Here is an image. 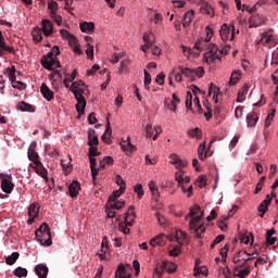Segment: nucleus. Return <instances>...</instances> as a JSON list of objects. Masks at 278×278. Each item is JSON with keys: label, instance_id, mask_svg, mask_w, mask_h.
Segmentation results:
<instances>
[{"label": "nucleus", "instance_id": "6ab92c4d", "mask_svg": "<svg viewBox=\"0 0 278 278\" xmlns=\"http://www.w3.org/2000/svg\"><path fill=\"white\" fill-rule=\"evenodd\" d=\"M35 273L38 278H47V275H49V267L45 264H38L35 267Z\"/></svg>", "mask_w": 278, "mask_h": 278}, {"label": "nucleus", "instance_id": "338daca9", "mask_svg": "<svg viewBox=\"0 0 278 278\" xmlns=\"http://www.w3.org/2000/svg\"><path fill=\"white\" fill-rule=\"evenodd\" d=\"M164 270H166V267L164 266V262H162V264L156 265V268L154 269V273L163 276Z\"/></svg>", "mask_w": 278, "mask_h": 278}, {"label": "nucleus", "instance_id": "2eb2a0df", "mask_svg": "<svg viewBox=\"0 0 278 278\" xmlns=\"http://www.w3.org/2000/svg\"><path fill=\"white\" fill-rule=\"evenodd\" d=\"M76 111L79 115L84 114V110H86V98H84V96L81 94H77L76 93Z\"/></svg>", "mask_w": 278, "mask_h": 278}, {"label": "nucleus", "instance_id": "a18cd8bd", "mask_svg": "<svg viewBox=\"0 0 278 278\" xmlns=\"http://www.w3.org/2000/svg\"><path fill=\"white\" fill-rule=\"evenodd\" d=\"M18 110H21V112H34V106H31V104H27V102H20L18 103Z\"/></svg>", "mask_w": 278, "mask_h": 278}, {"label": "nucleus", "instance_id": "0e129e2a", "mask_svg": "<svg viewBox=\"0 0 278 278\" xmlns=\"http://www.w3.org/2000/svg\"><path fill=\"white\" fill-rule=\"evenodd\" d=\"M199 275H204L205 277H207V267H200L195 269L194 277H199Z\"/></svg>", "mask_w": 278, "mask_h": 278}, {"label": "nucleus", "instance_id": "7c9ffc66", "mask_svg": "<svg viewBox=\"0 0 278 278\" xmlns=\"http://www.w3.org/2000/svg\"><path fill=\"white\" fill-rule=\"evenodd\" d=\"M193 16H194V11H188L187 13H185L182 27H189L190 23H192Z\"/></svg>", "mask_w": 278, "mask_h": 278}, {"label": "nucleus", "instance_id": "f3484780", "mask_svg": "<svg viewBox=\"0 0 278 278\" xmlns=\"http://www.w3.org/2000/svg\"><path fill=\"white\" fill-rule=\"evenodd\" d=\"M87 134H88V146L89 147L99 146V137H97V131L90 128Z\"/></svg>", "mask_w": 278, "mask_h": 278}, {"label": "nucleus", "instance_id": "8fccbe9b", "mask_svg": "<svg viewBox=\"0 0 278 278\" xmlns=\"http://www.w3.org/2000/svg\"><path fill=\"white\" fill-rule=\"evenodd\" d=\"M200 11H201V14H208V15L214 14V10L207 3L202 4Z\"/></svg>", "mask_w": 278, "mask_h": 278}, {"label": "nucleus", "instance_id": "6e6d98bb", "mask_svg": "<svg viewBox=\"0 0 278 278\" xmlns=\"http://www.w3.org/2000/svg\"><path fill=\"white\" fill-rule=\"evenodd\" d=\"M247 266H251V265H249V263H247V261H243V263H241V264L237 263L236 265H233L232 271L238 273V270H240L242 268H247Z\"/></svg>", "mask_w": 278, "mask_h": 278}, {"label": "nucleus", "instance_id": "37998d69", "mask_svg": "<svg viewBox=\"0 0 278 278\" xmlns=\"http://www.w3.org/2000/svg\"><path fill=\"white\" fill-rule=\"evenodd\" d=\"M48 10H50V14H58V10H59L58 2L53 0H48Z\"/></svg>", "mask_w": 278, "mask_h": 278}, {"label": "nucleus", "instance_id": "1a4fd4ad", "mask_svg": "<svg viewBox=\"0 0 278 278\" xmlns=\"http://www.w3.org/2000/svg\"><path fill=\"white\" fill-rule=\"evenodd\" d=\"M1 189L5 192V194H12V190H14V185L12 182V176H7L1 180Z\"/></svg>", "mask_w": 278, "mask_h": 278}, {"label": "nucleus", "instance_id": "f8f14e48", "mask_svg": "<svg viewBox=\"0 0 278 278\" xmlns=\"http://www.w3.org/2000/svg\"><path fill=\"white\" fill-rule=\"evenodd\" d=\"M40 92L43 97V99H46V101H53L54 99V93L53 91L49 88V86H47V84L42 83L41 87H40Z\"/></svg>", "mask_w": 278, "mask_h": 278}, {"label": "nucleus", "instance_id": "aec40b11", "mask_svg": "<svg viewBox=\"0 0 278 278\" xmlns=\"http://www.w3.org/2000/svg\"><path fill=\"white\" fill-rule=\"evenodd\" d=\"M91 177L93 184L97 181V175H99V168H97V159L94 156H89Z\"/></svg>", "mask_w": 278, "mask_h": 278}, {"label": "nucleus", "instance_id": "c85d7f7f", "mask_svg": "<svg viewBox=\"0 0 278 278\" xmlns=\"http://www.w3.org/2000/svg\"><path fill=\"white\" fill-rule=\"evenodd\" d=\"M40 212V206L36 203H33L28 207V216L29 218H36Z\"/></svg>", "mask_w": 278, "mask_h": 278}, {"label": "nucleus", "instance_id": "ddd939ff", "mask_svg": "<svg viewBox=\"0 0 278 278\" xmlns=\"http://www.w3.org/2000/svg\"><path fill=\"white\" fill-rule=\"evenodd\" d=\"M3 51H8L9 53H14V47H10L5 45V39L3 38V33L0 30V58H3L5 53Z\"/></svg>", "mask_w": 278, "mask_h": 278}, {"label": "nucleus", "instance_id": "4468645a", "mask_svg": "<svg viewBox=\"0 0 278 278\" xmlns=\"http://www.w3.org/2000/svg\"><path fill=\"white\" fill-rule=\"evenodd\" d=\"M79 190H81V185L79 184V181H72V184L68 186L70 197H72V199H75V197L79 194Z\"/></svg>", "mask_w": 278, "mask_h": 278}, {"label": "nucleus", "instance_id": "58836bf2", "mask_svg": "<svg viewBox=\"0 0 278 278\" xmlns=\"http://www.w3.org/2000/svg\"><path fill=\"white\" fill-rule=\"evenodd\" d=\"M126 187L125 186H121L119 190L114 191L110 198L109 201H116V199H118V197H121V194H123V192H125Z\"/></svg>", "mask_w": 278, "mask_h": 278}, {"label": "nucleus", "instance_id": "69168bd1", "mask_svg": "<svg viewBox=\"0 0 278 278\" xmlns=\"http://www.w3.org/2000/svg\"><path fill=\"white\" fill-rule=\"evenodd\" d=\"M194 77H203L205 75V68L199 66L198 68L193 70Z\"/></svg>", "mask_w": 278, "mask_h": 278}, {"label": "nucleus", "instance_id": "bb28decb", "mask_svg": "<svg viewBox=\"0 0 278 278\" xmlns=\"http://www.w3.org/2000/svg\"><path fill=\"white\" fill-rule=\"evenodd\" d=\"M178 70L185 77H188L189 79H194V70L190 67H184L181 65L178 66Z\"/></svg>", "mask_w": 278, "mask_h": 278}, {"label": "nucleus", "instance_id": "a211bd4d", "mask_svg": "<svg viewBox=\"0 0 278 278\" xmlns=\"http://www.w3.org/2000/svg\"><path fill=\"white\" fill-rule=\"evenodd\" d=\"M41 25V31L45 36H51V34H53V23L51 21L42 20Z\"/></svg>", "mask_w": 278, "mask_h": 278}, {"label": "nucleus", "instance_id": "f704fd0d", "mask_svg": "<svg viewBox=\"0 0 278 278\" xmlns=\"http://www.w3.org/2000/svg\"><path fill=\"white\" fill-rule=\"evenodd\" d=\"M151 247H164V235H159L150 241Z\"/></svg>", "mask_w": 278, "mask_h": 278}, {"label": "nucleus", "instance_id": "ea45409f", "mask_svg": "<svg viewBox=\"0 0 278 278\" xmlns=\"http://www.w3.org/2000/svg\"><path fill=\"white\" fill-rule=\"evenodd\" d=\"M242 255H248V257H251V254L248 253L247 251H239L235 254V256L232 257V263L236 264H240V258L242 257Z\"/></svg>", "mask_w": 278, "mask_h": 278}, {"label": "nucleus", "instance_id": "423d86ee", "mask_svg": "<svg viewBox=\"0 0 278 278\" xmlns=\"http://www.w3.org/2000/svg\"><path fill=\"white\" fill-rule=\"evenodd\" d=\"M115 278H131V265L119 264L115 271Z\"/></svg>", "mask_w": 278, "mask_h": 278}, {"label": "nucleus", "instance_id": "9b49d317", "mask_svg": "<svg viewBox=\"0 0 278 278\" xmlns=\"http://www.w3.org/2000/svg\"><path fill=\"white\" fill-rule=\"evenodd\" d=\"M170 164L175 166V168H186L188 166V161H184L177 154H170Z\"/></svg>", "mask_w": 278, "mask_h": 278}, {"label": "nucleus", "instance_id": "5fc2aeb1", "mask_svg": "<svg viewBox=\"0 0 278 278\" xmlns=\"http://www.w3.org/2000/svg\"><path fill=\"white\" fill-rule=\"evenodd\" d=\"M12 88H16L17 90H25V88H27V85L23 81L16 80L13 81Z\"/></svg>", "mask_w": 278, "mask_h": 278}, {"label": "nucleus", "instance_id": "412c9836", "mask_svg": "<svg viewBox=\"0 0 278 278\" xmlns=\"http://www.w3.org/2000/svg\"><path fill=\"white\" fill-rule=\"evenodd\" d=\"M220 92V89L214 85V83H211L208 86V97H212L213 94V101L214 103H218V93Z\"/></svg>", "mask_w": 278, "mask_h": 278}, {"label": "nucleus", "instance_id": "393cba45", "mask_svg": "<svg viewBox=\"0 0 278 278\" xmlns=\"http://www.w3.org/2000/svg\"><path fill=\"white\" fill-rule=\"evenodd\" d=\"M232 275H233V277H238V278H247V277H249V275H251V266H247L237 271H232Z\"/></svg>", "mask_w": 278, "mask_h": 278}, {"label": "nucleus", "instance_id": "f257e3e1", "mask_svg": "<svg viewBox=\"0 0 278 278\" xmlns=\"http://www.w3.org/2000/svg\"><path fill=\"white\" fill-rule=\"evenodd\" d=\"M191 218L189 222V229L193 231L195 238L201 239V233H205V226L201 224V219L203 218V211H201V206L194 204L190 207L189 214L186 216V220Z\"/></svg>", "mask_w": 278, "mask_h": 278}, {"label": "nucleus", "instance_id": "0eeeda50", "mask_svg": "<svg viewBox=\"0 0 278 278\" xmlns=\"http://www.w3.org/2000/svg\"><path fill=\"white\" fill-rule=\"evenodd\" d=\"M36 147H38V142L31 141L27 151L28 160L33 162V164H38L41 162L40 155H38V152H36Z\"/></svg>", "mask_w": 278, "mask_h": 278}, {"label": "nucleus", "instance_id": "3c124183", "mask_svg": "<svg viewBox=\"0 0 278 278\" xmlns=\"http://www.w3.org/2000/svg\"><path fill=\"white\" fill-rule=\"evenodd\" d=\"M101 155V152H99V149L97 147L90 146L88 151V157H97Z\"/></svg>", "mask_w": 278, "mask_h": 278}, {"label": "nucleus", "instance_id": "864d4df0", "mask_svg": "<svg viewBox=\"0 0 278 278\" xmlns=\"http://www.w3.org/2000/svg\"><path fill=\"white\" fill-rule=\"evenodd\" d=\"M45 151L50 157H55V155H58V150H55V148H51V146H47Z\"/></svg>", "mask_w": 278, "mask_h": 278}, {"label": "nucleus", "instance_id": "c03bdc74", "mask_svg": "<svg viewBox=\"0 0 278 278\" xmlns=\"http://www.w3.org/2000/svg\"><path fill=\"white\" fill-rule=\"evenodd\" d=\"M114 164V159L112 156H105L100 161V168H105V166H112Z\"/></svg>", "mask_w": 278, "mask_h": 278}, {"label": "nucleus", "instance_id": "4be33fe9", "mask_svg": "<svg viewBox=\"0 0 278 278\" xmlns=\"http://www.w3.org/2000/svg\"><path fill=\"white\" fill-rule=\"evenodd\" d=\"M178 244H188L189 239H188V233L184 230H177L176 236H175Z\"/></svg>", "mask_w": 278, "mask_h": 278}, {"label": "nucleus", "instance_id": "13d9d810", "mask_svg": "<svg viewBox=\"0 0 278 278\" xmlns=\"http://www.w3.org/2000/svg\"><path fill=\"white\" fill-rule=\"evenodd\" d=\"M135 192L138 194V199H142L144 197V189L142 188V185L135 186Z\"/></svg>", "mask_w": 278, "mask_h": 278}, {"label": "nucleus", "instance_id": "f03ea898", "mask_svg": "<svg viewBox=\"0 0 278 278\" xmlns=\"http://www.w3.org/2000/svg\"><path fill=\"white\" fill-rule=\"evenodd\" d=\"M58 55H60V47L54 46L52 47L51 51L41 59V65L43 68L47 71H53V66L61 68L62 64H60V61H58Z\"/></svg>", "mask_w": 278, "mask_h": 278}, {"label": "nucleus", "instance_id": "c756f323", "mask_svg": "<svg viewBox=\"0 0 278 278\" xmlns=\"http://www.w3.org/2000/svg\"><path fill=\"white\" fill-rule=\"evenodd\" d=\"M188 136H190V138H197V140H201V138H203V130L199 127H195L188 131Z\"/></svg>", "mask_w": 278, "mask_h": 278}, {"label": "nucleus", "instance_id": "6e6552de", "mask_svg": "<svg viewBox=\"0 0 278 278\" xmlns=\"http://www.w3.org/2000/svg\"><path fill=\"white\" fill-rule=\"evenodd\" d=\"M205 30H206L205 40H198L193 47V49H197V51H203L205 43L210 42V40H212V36H214V31L212 30V28H210V26H206Z\"/></svg>", "mask_w": 278, "mask_h": 278}, {"label": "nucleus", "instance_id": "a19ab883", "mask_svg": "<svg viewBox=\"0 0 278 278\" xmlns=\"http://www.w3.org/2000/svg\"><path fill=\"white\" fill-rule=\"evenodd\" d=\"M163 266H165L167 273H175V270H177V265L173 262L163 261Z\"/></svg>", "mask_w": 278, "mask_h": 278}, {"label": "nucleus", "instance_id": "5701e85b", "mask_svg": "<svg viewBox=\"0 0 278 278\" xmlns=\"http://www.w3.org/2000/svg\"><path fill=\"white\" fill-rule=\"evenodd\" d=\"M257 121H260L257 113L251 112L247 115L248 127H255V125H257Z\"/></svg>", "mask_w": 278, "mask_h": 278}, {"label": "nucleus", "instance_id": "79ce46f5", "mask_svg": "<svg viewBox=\"0 0 278 278\" xmlns=\"http://www.w3.org/2000/svg\"><path fill=\"white\" fill-rule=\"evenodd\" d=\"M21 254L18 252H13L10 256L5 258V262L9 266H12L13 264L16 263V260H18Z\"/></svg>", "mask_w": 278, "mask_h": 278}, {"label": "nucleus", "instance_id": "4c0bfd02", "mask_svg": "<svg viewBox=\"0 0 278 278\" xmlns=\"http://www.w3.org/2000/svg\"><path fill=\"white\" fill-rule=\"evenodd\" d=\"M198 157L199 160H205L207 157V152H205V141L202 142L198 148Z\"/></svg>", "mask_w": 278, "mask_h": 278}, {"label": "nucleus", "instance_id": "de8ad7c7", "mask_svg": "<svg viewBox=\"0 0 278 278\" xmlns=\"http://www.w3.org/2000/svg\"><path fill=\"white\" fill-rule=\"evenodd\" d=\"M13 274L15 277H27V269L23 267H17L14 269Z\"/></svg>", "mask_w": 278, "mask_h": 278}, {"label": "nucleus", "instance_id": "c9c22d12", "mask_svg": "<svg viewBox=\"0 0 278 278\" xmlns=\"http://www.w3.org/2000/svg\"><path fill=\"white\" fill-rule=\"evenodd\" d=\"M121 148L123 149V151H128L129 153H131V151L136 149V146L131 144V140L128 137L127 141L121 142Z\"/></svg>", "mask_w": 278, "mask_h": 278}, {"label": "nucleus", "instance_id": "a878e982", "mask_svg": "<svg viewBox=\"0 0 278 278\" xmlns=\"http://www.w3.org/2000/svg\"><path fill=\"white\" fill-rule=\"evenodd\" d=\"M249 85H244L238 92L237 102L242 103L247 99V94H249Z\"/></svg>", "mask_w": 278, "mask_h": 278}, {"label": "nucleus", "instance_id": "4d7b16f0", "mask_svg": "<svg viewBox=\"0 0 278 278\" xmlns=\"http://www.w3.org/2000/svg\"><path fill=\"white\" fill-rule=\"evenodd\" d=\"M229 219V217H225L224 219H220L219 222H217V226L219 227V229H222V231H227V220Z\"/></svg>", "mask_w": 278, "mask_h": 278}, {"label": "nucleus", "instance_id": "e433bc0d", "mask_svg": "<svg viewBox=\"0 0 278 278\" xmlns=\"http://www.w3.org/2000/svg\"><path fill=\"white\" fill-rule=\"evenodd\" d=\"M31 36H33V40L35 42H40V40H42V29L40 28H34L31 31Z\"/></svg>", "mask_w": 278, "mask_h": 278}, {"label": "nucleus", "instance_id": "7ed1b4c3", "mask_svg": "<svg viewBox=\"0 0 278 278\" xmlns=\"http://www.w3.org/2000/svg\"><path fill=\"white\" fill-rule=\"evenodd\" d=\"M135 206H129L128 211L124 217L125 224L119 223L118 228L125 236L129 233L130 229L128 227H134V224L136 223V212H134Z\"/></svg>", "mask_w": 278, "mask_h": 278}, {"label": "nucleus", "instance_id": "b1692460", "mask_svg": "<svg viewBox=\"0 0 278 278\" xmlns=\"http://www.w3.org/2000/svg\"><path fill=\"white\" fill-rule=\"evenodd\" d=\"M230 34H231V28H229L227 24H224L219 30V36L222 40H224V42H227V40H229Z\"/></svg>", "mask_w": 278, "mask_h": 278}, {"label": "nucleus", "instance_id": "680f3d73", "mask_svg": "<svg viewBox=\"0 0 278 278\" xmlns=\"http://www.w3.org/2000/svg\"><path fill=\"white\" fill-rule=\"evenodd\" d=\"M197 181L198 184H200V188H204V186H207V177H205V175H200Z\"/></svg>", "mask_w": 278, "mask_h": 278}, {"label": "nucleus", "instance_id": "052dcab7", "mask_svg": "<svg viewBox=\"0 0 278 278\" xmlns=\"http://www.w3.org/2000/svg\"><path fill=\"white\" fill-rule=\"evenodd\" d=\"M258 212L261 213V218H264L266 212H268V205L264 204L263 202L258 205Z\"/></svg>", "mask_w": 278, "mask_h": 278}, {"label": "nucleus", "instance_id": "2f4dec72", "mask_svg": "<svg viewBox=\"0 0 278 278\" xmlns=\"http://www.w3.org/2000/svg\"><path fill=\"white\" fill-rule=\"evenodd\" d=\"M112 137V127H110V122L106 123V129L102 135V141L110 144V138Z\"/></svg>", "mask_w": 278, "mask_h": 278}, {"label": "nucleus", "instance_id": "473e14b6", "mask_svg": "<svg viewBox=\"0 0 278 278\" xmlns=\"http://www.w3.org/2000/svg\"><path fill=\"white\" fill-rule=\"evenodd\" d=\"M7 75L13 85L16 81V66L12 65L11 67H7Z\"/></svg>", "mask_w": 278, "mask_h": 278}, {"label": "nucleus", "instance_id": "603ef678", "mask_svg": "<svg viewBox=\"0 0 278 278\" xmlns=\"http://www.w3.org/2000/svg\"><path fill=\"white\" fill-rule=\"evenodd\" d=\"M79 88H86V84H84L81 80H76L71 85L70 90L73 92V90H77Z\"/></svg>", "mask_w": 278, "mask_h": 278}, {"label": "nucleus", "instance_id": "e2e57ef3", "mask_svg": "<svg viewBox=\"0 0 278 278\" xmlns=\"http://www.w3.org/2000/svg\"><path fill=\"white\" fill-rule=\"evenodd\" d=\"M262 40H265L266 45H268L269 42H273V40H275V36L268 35V33H263Z\"/></svg>", "mask_w": 278, "mask_h": 278}, {"label": "nucleus", "instance_id": "49530a36", "mask_svg": "<svg viewBox=\"0 0 278 278\" xmlns=\"http://www.w3.org/2000/svg\"><path fill=\"white\" fill-rule=\"evenodd\" d=\"M125 206V202L121 201H110L111 210H122Z\"/></svg>", "mask_w": 278, "mask_h": 278}, {"label": "nucleus", "instance_id": "39448f33", "mask_svg": "<svg viewBox=\"0 0 278 278\" xmlns=\"http://www.w3.org/2000/svg\"><path fill=\"white\" fill-rule=\"evenodd\" d=\"M216 60L220 61V54H218V46L210 43L208 51L204 53L203 62L206 64H214Z\"/></svg>", "mask_w": 278, "mask_h": 278}, {"label": "nucleus", "instance_id": "9d476101", "mask_svg": "<svg viewBox=\"0 0 278 278\" xmlns=\"http://www.w3.org/2000/svg\"><path fill=\"white\" fill-rule=\"evenodd\" d=\"M30 166L31 168L35 169V172L37 173V175H39V177H42L45 181H49L48 172H47V168H45V165L42 164V162L36 163L35 166L30 164Z\"/></svg>", "mask_w": 278, "mask_h": 278}, {"label": "nucleus", "instance_id": "dca6fc26", "mask_svg": "<svg viewBox=\"0 0 278 278\" xmlns=\"http://www.w3.org/2000/svg\"><path fill=\"white\" fill-rule=\"evenodd\" d=\"M184 175H186V172L184 169L178 168V170L175 174V180L178 181V188H181L182 192L186 193V185H184Z\"/></svg>", "mask_w": 278, "mask_h": 278}, {"label": "nucleus", "instance_id": "72a5a7b5", "mask_svg": "<svg viewBox=\"0 0 278 278\" xmlns=\"http://www.w3.org/2000/svg\"><path fill=\"white\" fill-rule=\"evenodd\" d=\"M240 71L239 70H235L231 75H230V79H229V86H236V84L238 81H240Z\"/></svg>", "mask_w": 278, "mask_h": 278}, {"label": "nucleus", "instance_id": "bf43d9fd", "mask_svg": "<svg viewBox=\"0 0 278 278\" xmlns=\"http://www.w3.org/2000/svg\"><path fill=\"white\" fill-rule=\"evenodd\" d=\"M50 18H52L56 25H62V15H58V13H50Z\"/></svg>", "mask_w": 278, "mask_h": 278}, {"label": "nucleus", "instance_id": "20e7f679", "mask_svg": "<svg viewBox=\"0 0 278 278\" xmlns=\"http://www.w3.org/2000/svg\"><path fill=\"white\" fill-rule=\"evenodd\" d=\"M36 240L42 242V238H48L46 241V247H51L53 241L51 240V230L47 223L41 224V226L35 232Z\"/></svg>", "mask_w": 278, "mask_h": 278}, {"label": "nucleus", "instance_id": "cd10ccee", "mask_svg": "<svg viewBox=\"0 0 278 278\" xmlns=\"http://www.w3.org/2000/svg\"><path fill=\"white\" fill-rule=\"evenodd\" d=\"M80 31L88 34V31H94V23L92 22H83L79 24Z\"/></svg>", "mask_w": 278, "mask_h": 278}, {"label": "nucleus", "instance_id": "09e8293b", "mask_svg": "<svg viewBox=\"0 0 278 278\" xmlns=\"http://www.w3.org/2000/svg\"><path fill=\"white\" fill-rule=\"evenodd\" d=\"M144 88L146 90H151V74H149V72H147V70L144 71Z\"/></svg>", "mask_w": 278, "mask_h": 278}, {"label": "nucleus", "instance_id": "774afa93", "mask_svg": "<svg viewBox=\"0 0 278 278\" xmlns=\"http://www.w3.org/2000/svg\"><path fill=\"white\" fill-rule=\"evenodd\" d=\"M144 129H146V136L148 138H153V131H155V129H153V126L148 124Z\"/></svg>", "mask_w": 278, "mask_h": 278}]
</instances>
